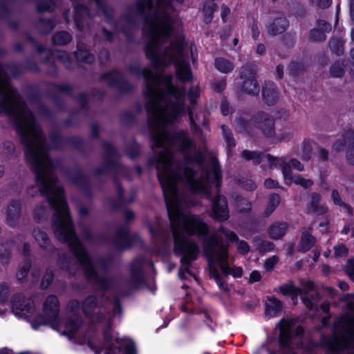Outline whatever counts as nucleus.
<instances>
[{
	"label": "nucleus",
	"instance_id": "c9c22d12",
	"mask_svg": "<svg viewBox=\"0 0 354 354\" xmlns=\"http://www.w3.org/2000/svg\"><path fill=\"white\" fill-rule=\"evenodd\" d=\"M346 272L351 279L354 281V259H350L346 266Z\"/></svg>",
	"mask_w": 354,
	"mask_h": 354
},
{
	"label": "nucleus",
	"instance_id": "79ce46f5",
	"mask_svg": "<svg viewBox=\"0 0 354 354\" xmlns=\"http://www.w3.org/2000/svg\"><path fill=\"white\" fill-rule=\"evenodd\" d=\"M264 185L268 189L275 188L278 186V182L270 178L265 180Z\"/></svg>",
	"mask_w": 354,
	"mask_h": 354
},
{
	"label": "nucleus",
	"instance_id": "a19ab883",
	"mask_svg": "<svg viewBox=\"0 0 354 354\" xmlns=\"http://www.w3.org/2000/svg\"><path fill=\"white\" fill-rule=\"evenodd\" d=\"M346 157L349 163L354 165V144L348 149Z\"/></svg>",
	"mask_w": 354,
	"mask_h": 354
},
{
	"label": "nucleus",
	"instance_id": "a878e982",
	"mask_svg": "<svg viewBox=\"0 0 354 354\" xmlns=\"http://www.w3.org/2000/svg\"><path fill=\"white\" fill-rule=\"evenodd\" d=\"M279 201L280 198L278 195L272 194L270 196L268 206L265 212L266 216H269L270 214L273 212L277 206L279 205Z\"/></svg>",
	"mask_w": 354,
	"mask_h": 354
},
{
	"label": "nucleus",
	"instance_id": "7ed1b4c3",
	"mask_svg": "<svg viewBox=\"0 0 354 354\" xmlns=\"http://www.w3.org/2000/svg\"><path fill=\"white\" fill-rule=\"evenodd\" d=\"M158 10L155 18L148 24L151 42L147 47V56L157 65H167L174 63L176 73L182 81L191 78V71L185 62L184 40L180 37L170 44V48L160 52V46L170 39L174 19L170 16L172 8L169 0H158Z\"/></svg>",
	"mask_w": 354,
	"mask_h": 354
},
{
	"label": "nucleus",
	"instance_id": "aec40b11",
	"mask_svg": "<svg viewBox=\"0 0 354 354\" xmlns=\"http://www.w3.org/2000/svg\"><path fill=\"white\" fill-rule=\"evenodd\" d=\"M242 91L250 95H257L259 88L256 80L252 77L245 80L243 83Z\"/></svg>",
	"mask_w": 354,
	"mask_h": 354
},
{
	"label": "nucleus",
	"instance_id": "ddd939ff",
	"mask_svg": "<svg viewBox=\"0 0 354 354\" xmlns=\"http://www.w3.org/2000/svg\"><path fill=\"white\" fill-rule=\"evenodd\" d=\"M83 311L86 317L92 322H98L100 320V315L98 314L99 308L95 305V299L93 297H88L83 304Z\"/></svg>",
	"mask_w": 354,
	"mask_h": 354
},
{
	"label": "nucleus",
	"instance_id": "e433bc0d",
	"mask_svg": "<svg viewBox=\"0 0 354 354\" xmlns=\"http://www.w3.org/2000/svg\"><path fill=\"white\" fill-rule=\"evenodd\" d=\"M278 262V258L275 256L267 259L265 262V268L267 270H270L273 268V267Z\"/></svg>",
	"mask_w": 354,
	"mask_h": 354
},
{
	"label": "nucleus",
	"instance_id": "72a5a7b5",
	"mask_svg": "<svg viewBox=\"0 0 354 354\" xmlns=\"http://www.w3.org/2000/svg\"><path fill=\"white\" fill-rule=\"evenodd\" d=\"M335 254L337 257H345L348 254V250L343 244H337L334 246Z\"/></svg>",
	"mask_w": 354,
	"mask_h": 354
},
{
	"label": "nucleus",
	"instance_id": "4468645a",
	"mask_svg": "<svg viewBox=\"0 0 354 354\" xmlns=\"http://www.w3.org/2000/svg\"><path fill=\"white\" fill-rule=\"evenodd\" d=\"M318 28L312 30L310 32V39L313 41H320L326 39L325 33L331 30V26L325 21L318 22Z\"/></svg>",
	"mask_w": 354,
	"mask_h": 354
},
{
	"label": "nucleus",
	"instance_id": "f3484780",
	"mask_svg": "<svg viewBox=\"0 0 354 354\" xmlns=\"http://www.w3.org/2000/svg\"><path fill=\"white\" fill-rule=\"evenodd\" d=\"M263 97L268 104H272L277 101L278 93L274 84L269 83L263 89Z\"/></svg>",
	"mask_w": 354,
	"mask_h": 354
},
{
	"label": "nucleus",
	"instance_id": "4d7b16f0",
	"mask_svg": "<svg viewBox=\"0 0 354 354\" xmlns=\"http://www.w3.org/2000/svg\"><path fill=\"white\" fill-rule=\"evenodd\" d=\"M245 189H250V190H253L256 188L255 184L251 180L247 181V185H245Z\"/></svg>",
	"mask_w": 354,
	"mask_h": 354
},
{
	"label": "nucleus",
	"instance_id": "6e6d98bb",
	"mask_svg": "<svg viewBox=\"0 0 354 354\" xmlns=\"http://www.w3.org/2000/svg\"><path fill=\"white\" fill-rule=\"evenodd\" d=\"M344 322H348L347 326H348L349 330H351V333H353L354 331V319L351 320V321L345 320Z\"/></svg>",
	"mask_w": 354,
	"mask_h": 354
},
{
	"label": "nucleus",
	"instance_id": "4c0bfd02",
	"mask_svg": "<svg viewBox=\"0 0 354 354\" xmlns=\"http://www.w3.org/2000/svg\"><path fill=\"white\" fill-rule=\"evenodd\" d=\"M19 212V207L17 203H14L9 207L8 216L10 218L13 214L14 217H17Z\"/></svg>",
	"mask_w": 354,
	"mask_h": 354
},
{
	"label": "nucleus",
	"instance_id": "1a4fd4ad",
	"mask_svg": "<svg viewBox=\"0 0 354 354\" xmlns=\"http://www.w3.org/2000/svg\"><path fill=\"white\" fill-rule=\"evenodd\" d=\"M295 326V322L293 319H282L279 324V342L281 346L285 348L288 347L292 349L293 340L290 337V330Z\"/></svg>",
	"mask_w": 354,
	"mask_h": 354
},
{
	"label": "nucleus",
	"instance_id": "412c9836",
	"mask_svg": "<svg viewBox=\"0 0 354 354\" xmlns=\"http://www.w3.org/2000/svg\"><path fill=\"white\" fill-rule=\"evenodd\" d=\"M314 143L311 140H305L298 148V154L304 160H308L310 158V153Z\"/></svg>",
	"mask_w": 354,
	"mask_h": 354
},
{
	"label": "nucleus",
	"instance_id": "a211bd4d",
	"mask_svg": "<svg viewBox=\"0 0 354 354\" xmlns=\"http://www.w3.org/2000/svg\"><path fill=\"white\" fill-rule=\"evenodd\" d=\"M281 310V304L275 297H271L266 302V313L270 317H274Z\"/></svg>",
	"mask_w": 354,
	"mask_h": 354
},
{
	"label": "nucleus",
	"instance_id": "37998d69",
	"mask_svg": "<svg viewBox=\"0 0 354 354\" xmlns=\"http://www.w3.org/2000/svg\"><path fill=\"white\" fill-rule=\"evenodd\" d=\"M349 343L345 340H343V341H339L337 342H336L333 346H332V348L333 350H339V349H341L344 347H347L349 346Z\"/></svg>",
	"mask_w": 354,
	"mask_h": 354
},
{
	"label": "nucleus",
	"instance_id": "f257e3e1",
	"mask_svg": "<svg viewBox=\"0 0 354 354\" xmlns=\"http://www.w3.org/2000/svg\"><path fill=\"white\" fill-rule=\"evenodd\" d=\"M145 95L151 138L156 147L163 148L157 158L156 168L173 232L174 252L181 255L179 277L183 279L189 273V262L196 259L198 253V246L184 234L203 237L207 234L208 227L199 216L185 213L183 205L187 202L178 196L176 185L181 183L192 192L208 197L210 180L216 187L220 185V168L213 159L207 172L208 180L200 179L188 167L201 160V154L193 142L184 131L170 135L165 129L167 124L185 114L183 89L176 88L171 82H147Z\"/></svg>",
	"mask_w": 354,
	"mask_h": 354
},
{
	"label": "nucleus",
	"instance_id": "bb28decb",
	"mask_svg": "<svg viewBox=\"0 0 354 354\" xmlns=\"http://www.w3.org/2000/svg\"><path fill=\"white\" fill-rule=\"evenodd\" d=\"M33 236L41 247L45 248L47 245L48 239L45 232L40 230H35L33 232Z\"/></svg>",
	"mask_w": 354,
	"mask_h": 354
},
{
	"label": "nucleus",
	"instance_id": "9b49d317",
	"mask_svg": "<svg viewBox=\"0 0 354 354\" xmlns=\"http://www.w3.org/2000/svg\"><path fill=\"white\" fill-rule=\"evenodd\" d=\"M313 283L310 281H307L304 284L302 289L297 288L293 286L292 283H286L280 287L281 292L284 295H291L293 302L297 300L299 295L303 294V292H310L313 289Z\"/></svg>",
	"mask_w": 354,
	"mask_h": 354
},
{
	"label": "nucleus",
	"instance_id": "13d9d810",
	"mask_svg": "<svg viewBox=\"0 0 354 354\" xmlns=\"http://www.w3.org/2000/svg\"><path fill=\"white\" fill-rule=\"evenodd\" d=\"M277 73L279 78H280V79L282 78L283 74V68L282 66H281V65L277 66Z\"/></svg>",
	"mask_w": 354,
	"mask_h": 354
},
{
	"label": "nucleus",
	"instance_id": "4be33fe9",
	"mask_svg": "<svg viewBox=\"0 0 354 354\" xmlns=\"http://www.w3.org/2000/svg\"><path fill=\"white\" fill-rule=\"evenodd\" d=\"M315 243L314 237L308 232H304L299 245V250L306 252L310 250Z\"/></svg>",
	"mask_w": 354,
	"mask_h": 354
},
{
	"label": "nucleus",
	"instance_id": "49530a36",
	"mask_svg": "<svg viewBox=\"0 0 354 354\" xmlns=\"http://www.w3.org/2000/svg\"><path fill=\"white\" fill-rule=\"evenodd\" d=\"M214 4L213 3H211V4L208 7H204L203 12L206 16H208L209 17L212 16V15L214 12Z\"/></svg>",
	"mask_w": 354,
	"mask_h": 354
},
{
	"label": "nucleus",
	"instance_id": "f8f14e48",
	"mask_svg": "<svg viewBox=\"0 0 354 354\" xmlns=\"http://www.w3.org/2000/svg\"><path fill=\"white\" fill-rule=\"evenodd\" d=\"M256 122L265 136H272L274 134V120L269 115L263 113L258 114Z\"/></svg>",
	"mask_w": 354,
	"mask_h": 354
},
{
	"label": "nucleus",
	"instance_id": "c03bdc74",
	"mask_svg": "<svg viewBox=\"0 0 354 354\" xmlns=\"http://www.w3.org/2000/svg\"><path fill=\"white\" fill-rule=\"evenodd\" d=\"M261 279V274L259 272L254 270L250 274V282H257Z\"/></svg>",
	"mask_w": 354,
	"mask_h": 354
},
{
	"label": "nucleus",
	"instance_id": "052dcab7",
	"mask_svg": "<svg viewBox=\"0 0 354 354\" xmlns=\"http://www.w3.org/2000/svg\"><path fill=\"white\" fill-rule=\"evenodd\" d=\"M319 156L322 159L325 160L328 157V152L324 149H319Z\"/></svg>",
	"mask_w": 354,
	"mask_h": 354
},
{
	"label": "nucleus",
	"instance_id": "0e129e2a",
	"mask_svg": "<svg viewBox=\"0 0 354 354\" xmlns=\"http://www.w3.org/2000/svg\"><path fill=\"white\" fill-rule=\"evenodd\" d=\"M189 119H190L191 125L192 126H194L196 124V123H195V121L194 120L192 113L191 111H189Z\"/></svg>",
	"mask_w": 354,
	"mask_h": 354
},
{
	"label": "nucleus",
	"instance_id": "8fccbe9b",
	"mask_svg": "<svg viewBox=\"0 0 354 354\" xmlns=\"http://www.w3.org/2000/svg\"><path fill=\"white\" fill-rule=\"evenodd\" d=\"M256 53L260 55H263L266 53V46L263 44H259L257 45L256 48Z\"/></svg>",
	"mask_w": 354,
	"mask_h": 354
},
{
	"label": "nucleus",
	"instance_id": "bf43d9fd",
	"mask_svg": "<svg viewBox=\"0 0 354 354\" xmlns=\"http://www.w3.org/2000/svg\"><path fill=\"white\" fill-rule=\"evenodd\" d=\"M350 12L352 21L354 22V0H352L350 3Z\"/></svg>",
	"mask_w": 354,
	"mask_h": 354
},
{
	"label": "nucleus",
	"instance_id": "de8ad7c7",
	"mask_svg": "<svg viewBox=\"0 0 354 354\" xmlns=\"http://www.w3.org/2000/svg\"><path fill=\"white\" fill-rule=\"evenodd\" d=\"M332 3V0H318L317 5L322 8H328Z\"/></svg>",
	"mask_w": 354,
	"mask_h": 354
},
{
	"label": "nucleus",
	"instance_id": "338daca9",
	"mask_svg": "<svg viewBox=\"0 0 354 354\" xmlns=\"http://www.w3.org/2000/svg\"><path fill=\"white\" fill-rule=\"evenodd\" d=\"M229 12H230V10H229V9H228V8H225L223 9V13H222V18H223V20H224V16H225V15H227V14L229 13Z\"/></svg>",
	"mask_w": 354,
	"mask_h": 354
},
{
	"label": "nucleus",
	"instance_id": "e2e57ef3",
	"mask_svg": "<svg viewBox=\"0 0 354 354\" xmlns=\"http://www.w3.org/2000/svg\"><path fill=\"white\" fill-rule=\"evenodd\" d=\"M302 299H303L304 304L306 306L307 308H313V304L310 300H308L306 297H303Z\"/></svg>",
	"mask_w": 354,
	"mask_h": 354
},
{
	"label": "nucleus",
	"instance_id": "f704fd0d",
	"mask_svg": "<svg viewBox=\"0 0 354 354\" xmlns=\"http://www.w3.org/2000/svg\"><path fill=\"white\" fill-rule=\"evenodd\" d=\"M53 279V273L52 271L50 270H48L45 274V275L43 277L42 281H41V287L42 288H46L51 283Z\"/></svg>",
	"mask_w": 354,
	"mask_h": 354
},
{
	"label": "nucleus",
	"instance_id": "680f3d73",
	"mask_svg": "<svg viewBox=\"0 0 354 354\" xmlns=\"http://www.w3.org/2000/svg\"><path fill=\"white\" fill-rule=\"evenodd\" d=\"M339 288L342 290H346L348 289V284L344 281H339L338 283Z\"/></svg>",
	"mask_w": 354,
	"mask_h": 354
},
{
	"label": "nucleus",
	"instance_id": "603ef678",
	"mask_svg": "<svg viewBox=\"0 0 354 354\" xmlns=\"http://www.w3.org/2000/svg\"><path fill=\"white\" fill-rule=\"evenodd\" d=\"M252 37L257 39L259 36V31L257 25L254 24L252 26Z\"/></svg>",
	"mask_w": 354,
	"mask_h": 354
},
{
	"label": "nucleus",
	"instance_id": "39448f33",
	"mask_svg": "<svg viewBox=\"0 0 354 354\" xmlns=\"http://www.w3.org/2000/svg\"><path fill=\"white\" fill-rule=\"evenodd\" d=\"M228 241L236 240V235L223 227L209 239L203 241V247L209 261L211 276L222 290H227L225 284V275L232 274L240 277L242 269L240 267L230 268L228 263L227 247L223 243V238Z\"/></svg>",
	"mask_w": 354,
	"mask_h": 354
},
{
	"label": "nucleus",
	"instance_id": "5fc2aeb1",
	"mask_svg": "<svg viewBox=\"0 0 354 354\" xmlns=\"http://www.w3.org/2000/svg\"><path fill=\"white\" fill-rule=\"evenodd\" d=\"M291 137V134L289 132L285 133L284 135L278 136L277 138L279 140H289Z\"/></svg>",
	"mask_w": 354,
	"mask_h": 354
},
{
	"label": "nucleus",
	"instance_id": "b1692460",
	"mask_svg": "<svg viewBox=\"0 0 354 354\" xmlns=\"http://www.w3.org/2000/svg\"><path fill=\"white\" fill-rule=\"evenodd\" d=\"M352 138L353 133L351 132L346 133L344 136L335 141V142L333 145V149L337 152L343 150L345 145L350 141Z\"/></svg>",
	"mask_w": 354,
	"mask_h": 354
},
{
	"label": "nucleus",
	"instance_id": "0eeeda50",
	"mask_svg": "<svg viewBox=\"0 0 354 354\" xmlns=\"http://www.w3.org/2000/svg\"><path fill=\"white\" fill-rule=\"evenodd\" d=\"M105 347L104 354H136L133 342L128 339H118L117 334L108 330L104 332Z\"/></svg>",
	"mask_w": 354,
	"mask_h": 354
},
{
	"label": "nucleus",
	"instance_id": "c85d7f7f",
	"mask_svg": "<svg viewBox=\"0 0 354 354\" xmlns=\"http://www.w3.org/2000/svg\"><path fill=\"white\" fill-rule=\"evenodd\" d=\"M329 46L333 52L339 55L343 51V42L337 39H333L330 41Z\"/></svg>",
	"mask_w": 354,
	"mask_h": 354
},
{
	"label": "nucleus",
	"instance_id": "dca6fc26",
	"mask_svg": "<svg viewBox=\"0 0 354 354\" xmlns=\"http://www.w3.org/2000/svg\"><path fill=\"white\" fill-rule=\"evenodd\" d=\"M288 229L286 223H274L268 229V234L273 239H279L284 236Z\"/></svg>",
	"mask_w": 354,
	"mask_h": 354
},
{
	"label": "nucleus",
	"instance_id": "09e8293b",
	"mask_svg": "<svg viewBox=\"0 0 354 354\" xmlns=\"http://www.w3.org/2000/svg\"><path fill=\"white\" fill-rule=\"evenodd\" d=\"M214 86L218 91L221 92L224 90L225 87V82L223 80L216 82H215L214 83Z\"/></svg>",
	"mask_w": 354,
	"mask_h": 354
},
{
	"label": "nucleus",
	"instance_id": "6e6552de",
	"mask_svg": "<svg viewBox=\"0 0 354 354\" xmlns=\"http://www.w3.org/2000/svg\"><path fill=\"white\" fill-rule=\"evenodd\" d=\"M12 311L17 317L29 319L34 313V306L30 299L16 295L12 299Z\"/></svg>",
	"mask_w": 354,
	"mask_h": 354
},
{
	"label": "nucleus",
	"instance_id": "423d86ee",
	"mask_svg": "<svg viewBox=\"0 0 354 354\" xmlns=\"http://www.w3.org/2000/svg\"><path fill=\"white\" fill-rule=\"evenodd\" d=\"M242 156L246 160H252L254 163L266 162L270 167L281 168L283 171L285 183L288 185L295 183L304 188H308L313 185L310 179L304 178L300 175L292 176L285 167V161L283 159H276L270 155H261L256 151H244Z\"/></svg>",
	"mask_w": 354,
	"mask_h": 354
},
{
	"label": "nucleus",
	"instance_id": "2eb2a0df",
	"mask_svg": "<svg viewBox=\"0 0 354 354\" xmlns=\"http://www.w3.org/2000/svg\"><path fill=\"white\" fill-rule=\"evenodd\" d=\"M288 27V21L284 17H279L273 20L267 27L268 32L270 35H277L283 32Z\"/></svg>",
	"mask_w": 354,
	"mask_h": 354
},
{
	"label": "nucleus",
	"instance_id": "393cba45",
	"mask_svg": "<svg viewBox=\"0 0 354 354\" xmlns=\"http://www.w3.org/2000/svg\"><path fill=\"white\" fill-rule=\"evenodd\" d=\"M71 39V36L69 33L65 31L57 32L53 37L54 44L57 45H65L68 44Z\"/></svg>",
	"mask_w": 354,
	"mask_h": 354
},
{
	"label": "nucleus",
	"instance_id": "774afa93",
	"mask_svg": "<svg viewBox=\"0 0 354 354\" xmlns=\"http://www.w3.org/2000/svg\"><path fill=\"white\" fill-rule=\"evenodd\" d=\"M303 332V328L301 326H297L296 328V333L297 335H299Z\"/></svg>",
	"mask_w": 354,
	"mask_h": 354
},
{
	"label": "nucleus",
	"instance_id": "58836bf2",
	"mask_svg": "<svg viewBox=\"0 0 354 354\" xmlns=\"http://www.w3.org/2000/svg\"><path fill=\"white\" fill-rule=\"evenodd\" d=\"M238 250L240 252L245 254L249 251V245L245 241H241L238 243Z\"/></svg>",
	"mask_w": 354,
	"mask_h": 354
},
{
	"label": "nucleus",
	"instance_id": "5701e85b",
	"mask_svg": "<svg viewBox=\"0 0 354 354\" xmlns=\"http://www.w3.org/2000/svg\"><path fill=\"white\" fill-rule=\"evenodd\" d=\"M215 66L219 71L223 73L232 71L234 67L230 61L221 57L217 58L215 60Z\"/></svg>",
	"mask_w": 354,
	"mask_h": 354
},
{
	"label": "nucleus",
	"instance_id": "c756f323",
	"mask_svg": "<svg viewBox=\"0 0 354 354\" xmlns=\"http://www.w3.org/2000/svg\"><path fill=\"white\" fill-rule=\"evenodd\" d=\"M344 64L342 62L334 64L330 69V75L335 77H341L344 73Z\"/></svg>",
	"mask_w": 354,
	"mask_h": 354
},
{
	"label": "nucleus",
	"instance_id": "ea45409f",
	"mask_svg": "<svg viewBox=\"0 0 354 354\" xmlns=\"http://www.w3.org/2000/svg\"><path fill=\"white\" fill-rule=\"evenodd\" d=\"M223 132L224 133L225 140L228 143V145L230 147L234 146V140L230 137V135L227 133V128L225 127H222Z\"/></svg>",
	"mask_w": 354,
	"mask_h": 354
},
{
	"label": "nucleus",
	"instance_id": "9d476101",
	"mask_svg": "<svg viewBox=\"0 0 354 354\" xmlns=\"http://www.w3.org/2000/svg\"><path fill=\"white\" fill-rule=\"evenodd\" d=\"M213 216L218 220L225 221L229 217L227 203L225 197L218 195L212 205Z\"/></svg>",
	"mask_w": 354,
	"mask_h": 354
},
{
	"label": "nucleus",
	"instance_id": "a18cd8bd",
	"mask_svg": "<svg viewBox=\"0 0 354 354\" xmlns=\"http://www.w3.org/2000/svg\"><path fill=\"white\" fill-rule=\"evenodd\" d=\"M199 95V91L197 88H193L189 92V97L191 102H193L196 97Z\"/></svg>",
	"mask_w": 354,
	"mask_h": 354
},
{
	"label": "nucleus",
	"instance_id": "2f4dec72",
	"mask_svg": "<svg viewBox=\"0 0 354 354\" xmlns=\"http://www.w3.org/2000/svg\"><path fill=\"white\" fill-rule=\"evenodd\" d=\"M76 57L78 59L82 60L86 63H92L94 60L93 55L86 51L79 50L76 54Z\"/></svg>",
	"mask_w": 354,
	"mask_h": 354
},
{
	"label": "nucleus",
	"instance_id": "20e7f679",
	"mask_svg": "<svg viewBox=\"0 0 354 354\" xmlns=\"http://www.w3.org/2000/svg\"><path fill=\"white\" fill-rule=\"evenodd\" d=\"M59 301L57 298L50 295L46 298L43 306V315L39 316L31 322L32 327L37 330L40 326L49 324L50 327L62 335H66L69 339L79 344H86L95 352L101 354L97 342L86 327L81 324V322L72 318L64 320L58 317Z\"/></svg>",
	"mask_w": 354,
	"mask_h": 354
},
{
	"label": "nucleus",
	"instance_id": "69168bd1",
	"mask_svg": "<svg viewBox=\"0 0 354 354\" xmlns=\"http://www.w3.org/2000/svg\"><path fill=\"white\" fill-rule=\"evenodd\" d=\"M0 354H11V351L5 348L0 351Z\"/></svg>",
	"mask_w": 354,
	"mask_h": 354
},
{
	"label": "nucleus",
	"instance_id": "cd10ccee",
	"mask_svg": "<svg viewBox=\"0 0 354 354\" xmlns=\"http://www.w3.org/2000/svg\"><path fill=\"white\" fill-rule=\"evenodd\" d=\"M273 158L276 159H283L286 162L285 167H286L290 174H291L290 169H295L298 171H302L304 169L302 165L297 160L292 159L287 162L286 160L283 158Z\"/></svg>",
	"mask_w": 354,
	"mask_h": 354
},
{
	"label": "nucleus",
	"instance_id": "6ab92c4d",
	"mask_svg": "<svg viewBox=\"0 0 354 354\" xmlns=\"http://www.w3.org/2000/svg\"><path fill=\"white\" fill-rule=\"evenodd\" d=\"M320 201V196L314 193L312 194V201L310 205L308 207V212L315 213L317 214H323L326 211V207L319 204Z\"/></svg>",
	"mask_w": 354,
	"mask_h": 354
},
{
	"label": "nucleus",
	"instance_id": "3c124183",
	"mask_svg": "<svg viewBox=\"0 0 354 354\" xmlns=\"http://www.w3.org/2000/svg\"><path fill=\"white\" fill-rule=\"evenodd\" d=\"M221 110L223 115H227L230 112L227 103L224 102H222L221 106Z\"/></svg>",
	"mask_w": 354,
	"mask_h": 354
},
{
	"label": "nucleus",
	"instance_id": "473e14b6",
	"mask_svg": "<svg viewBox=\"0 0 354 354\" xmlns=\"http://www.w3.org/2000/svg\"><path fill=\"white\" fill-rule=\"evenodd\" d=\"M30 268V262L29 261H25L24 263L20 266L19 270L18 273L17 274V277L19 280H23L27 274V272Z\"/></svg>",
	"mask_w": 354,
	"mask_h": 354
},
{
	"label": "nucleus",
	"instance_id": "f03ea898",
	"mask_svg": "<svg viewBox=\"0 0 354 354\" xmlns=\"http://www.w3.org/2000/svg\"><path fill=\"white\" fill-rule=\"evenodd\" d=\"M0 95V113H6L13 118L16 130L26 145V157L34 169L39 189L47 195L55 210L53 227L56 236L70 247H82L74 233L62 189L53 175L40 128L16 91L9 85L6 68L1 65Z\"/></svg>",
	"mask_w": 354,
	"mask_h": 354
},
{
	"label": "nucleus",
	"instance_id": "7c9ffc66",
	"mask_svg": "<svg viewBox=\"0 0 354 354\" xmlns=\"http://www.w3.org/2000/svg\"><path fill=\"white\" fill-rule=\"evenodd\" d=\"M332 197H333L334 203L335 205H339V206H342L343 209L346 212H348L349 214H351V207L349 206H348L347 205L344 204L343 202L341 201L340 198H339V194H338V192L337 191H335V190L333 191Z\"/></svg>",
	"mask_w": 354,
	"mask_h": 354
},
{
	"label": "nucleus",
	"instance_id": "864d4df0",
	"mask_svg": "<svg viewBox=\"0 0 354 354\" xmlns=\"http://www.w3.org/2000/svg\"><path fill=\"white\" fill-rule=\"evenodd\" d=\"M8 293V288L5 285L0 286V301H2L1 297H4Z\"/></svg>",
	"mask_w": 354,
	"mask_h": 354
}]
</instances>
